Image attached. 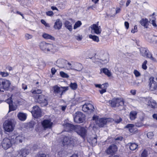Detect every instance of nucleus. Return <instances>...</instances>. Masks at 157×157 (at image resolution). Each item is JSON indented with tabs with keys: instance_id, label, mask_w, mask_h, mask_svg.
<instances>
[{
	"instance_id": "1",
	"label": "nucleus",
	"mask_w": 157,
	"mask_h": 157,
	"mask_svg": "<svg viewBox=\"0 0 157 157\" xmlns=\"http://www.w3.org/2000/svg\"><path fill=\"white\" fill-rule=\"evenodd\" d=\"M68 89V86H61L59 87L58 85H56L52 87V91L54 96L61 98L63 94Z\"/></svg>"
},
{
	"instance_id": "2",
	"label": "nucleus",
	"mask_w": 157,
	"mask_h": 157,
	"mask_svg": "<svg viewBox=\"0 0 157 157\" xmlns=\"http://www.w3.org/2000/svg\"><path fill=\"white\" fill-rule=\"evenodd\" d=\"M35 100L40 104L41 107L46 106L48 105L49 98L43 94H36L34 95Z\"/></svg>"
},
{
	"instance_id": "3",
	"label": "nucleus",
	"mask_w": 157,
	"mask_h": 157,
	"mask_svg": "<svg viewBox=\"0 0 157 157\" xmlns=\"http://www.w3.org/2000/svg\"><path fill=\"white\" fill-rule=\"evenodd\" d=\"M14 125L11 120L6 121L3 124V128L5 131L10 132L14 129Z\"/></svg>"
},
{
	"instance_id": "4",
	"label": "nucleus",
	"mask_w": 157,
	"mask_h": 157,
	"mask_svg": "<svg viewBox=\"0 0 157 157\" xmlns=\"http://www.w3.org/2000/svg\"><path fill=\"white\" fill-rule=\"evenodd\" d=\"M140 51L141 55L143 56L149 58L153 60L154 58L152 56V55L150 52L147 48L141 47L140 48Z\"/></svg>"
},
{
	"instance_id": "5",
	"label": "nucleus",
	"mask_w": 157,
	"mask_h": 157,
	"mask_svg": "<svg viewBox=\"0 0 157 157\" xmlns=\"http://www.w3.org/2000/svg\"><path fill=\"white\" fill-rule=\"evenodd\" d=\"M74 117L75 122L78 123H81L83 122L85 119V115L80 112L76 113Z\"/></svg>"
},
{
	"instance_id": "6",
	"label": "nucleus",
	"mask_w": 157,
	"mask_h": 157,
	"mask_svg": "<svg viewBox=\"0 0 157 157\" xmlns=\"http://www.w3.org/2000/svg\"><path fill=\"white\" fill-rule=\"evenodd\" d=\"M75 132L83 138H84L86 135L87 130L84 127L77 126L75 128Z\"/></svg>"
},
{
	"instance_id": "7",
	"label": "nucleus",
	"mask_w": 157,
	"mask_h": 157,
	"mask_svg": "<svg viewBox=\"0 0 157 157\" xmlns=\"http://www.w3.org/2000/svg\"><path fill=\"white\" fill-rule=\"evenodd\" d=\"M39 46L41 49L45 52L50 51L53 47L52 44L47 43L44 41L41 42Z\"/></svg>"
},
{
	"instance_id": "8",
	"label": "nucleus",
	"mask_w": 157,
	"mask_h": 157,
	"mask_svg": "<svg viewBox=\"0 0 157 157\" xmlns=\"http://www.w3.org/2000/svg\"><path fill=\"white\" fill-rule=\"evenodd\" d=\"M109 104L112 107H115L119 106H122L124 104V101L118 98H114L109 101Z\"/></svg>"
},
{
	"instance_id": "9",
	"label": "nucleus",
	"mask_w": 157,
	"mask_h": 157,
	"mask_svg": "<svg viewBox=\"0 0 157 157\" xmlns=\"http://www.w3.org/2000/svg\"><path fill=\"white\" fill-rule=\"evenodd\" d=\"M10 81L5 79H0V89L8 90L10 85Z\"/></svg>"
},
{
	"instance_id": "10",
	"label": "nucleus",
	"mask_w": 157,
	"mask_h": 157,
	"mask_svg": "<svg viewBox=\"0 0 157 157\" xmlns=\"http://www.w3.org/2000/svg\"><path fill=\"white\" fill-rule=\"evenodd\" d=\"M31 113L33 116L35 118L40 117L41 116L40 109L37 105L33 107Z\"/></svg>"
},
{
	"instance_id": "11",
	"label": "nucleus",
	"mask_w": 157,
	"mask_h": 157,
	"mask_svg": "<svg viewBox=\"0 0 157 157\" xmlns=\"http://www.w3.org/2000/svg\"><path fill=\"white\" fill-rule=\"evenodd\" d=\"M2 144L3 148L5 149H7L11 146L13 143L11 138H6L3 140Z\"/></svg>"
},
{
	"instance_id": "12",
	"label": "nucleus",
	"mask_w": 157,
	"mask_h": 157,
	"mask_svg": "<svg viewBox=\"0 0 157 157\" xmlns=\"http://www.w3.org/2000/svg\"><path fill=\"white\" fill-rule=\"evenodd\" d=\"M108 119L105 118H98L95 121L96 124L99 127L102 128L106 124Z\"/></svg>"
},
{
	"instance_id": "13",
	"label": "nucleus",
	"mask_w": 157,
	"mask_h": 157,
	"mask_svg": "<svg viewBox=\"0 0 157 157\" xmlns=\"http://www.w3.org/2000/svg\"><path fill=\"white\" fill-rule=\"evenodd\" d=\"M53 124L50 119H44L41 122V125L44 130L51 128Z\"/></svg>"
},
{
	"instance_id": "14",
	"label": "nucleus",
	"mask_w": 157,
	"mask_h": 157,
	"mask_svg": "<svg viewBox=\"0 0 157 157\" xmlns=\"http://www.w3.org/2000/svg\"><path fill=\"white\" fill-rule=\"evenodd\" d=\"M117 150V147L116 145L112 144L110 145L105 150V153L107 155H110L115 153Z\"/></svg>"
},
{
	"instance_id": "15",
	"label": "nucleus",
	"mask_w": 157,
	"mask_h": 157,
	"mask_svg": "<svg viewBox=\"0 0 157 157\" xmlns=\"http://www.w3.org/2000/svg\"><path fill=\"white\" fill-rule=\"evenodd\" d=\"M94 109L93 105L89 103H85L82 108V110L84 112H86L88 111L90 112L93 111Z\"/></svg>"
},
{
	"instance_id": "16",
	"label": "nucleus",
	"mask_w": 157,
	"mask_h": 157,
	"mask_svg": "<svg viewBox=\"0 0 157 157\" xmlns=\"http://www.w3.org/2000/svg\"><path fill=\"white\" fill-rule=\"evenodd\" d=\"M149 86L150 89L151 91L157 90V84L154 80V78H151L150 79Z\"/></svg>"
},
{
	"instance_id": "17",
	"label": "nucleus",
	"mask_w": 157,
	"mask_h": 157,
	"mask_svg": "<svg viewBox=\"0 0 157 157\" xmlns=\"http://www.w3.org/2000/svg\"><path fill=\"white\" fill-rule=\"evenodd\" d=\"M11 139L12 140L13 144H18L22 142L23 140L24 139V136H19L15 137L13 136L11 137Z\"/></svg>"
},
{
	"instance_id": "18",
	"label": "nucleus",
	"mask_w": 157,
	"mask_h": 157,
	"mask_svg": "<svg viewBox=\"0 0 157 157\" xmlns=\"http://www.w3.org/2000/svg\"><path fill=\"white\" fill-rule=\"evenodd\" d=\"M75 65L76 66L78 67V68L76 67V69L73 68L72 67L71 64L69 63L68 62L67 64L66 65V68L67 69H72L78 71H79L82 69V67L81 64L78 63H76Z\"/></svg>"
},
{
	"instance_id": "19",
	"label": "nucleus",
	"mask_w": 157,
	"mask_h": 157,
	"mask_svg": "<svg viewBox=\"0 0 157 157\" xmlns=\"http://www.w3.org/2000/svg\"><path fill=\"white\" fill-rule=\"evenodd\" d=\"M147 104L151 108L154 109L157 108V104L156 101L152 99H148L146 100Z\"/></svg>"
},
{
	"instance_id": "20",
	"label": "nucleus",
	"mask_w": 157,
	"mask_h": 157,
	"mask_svg": "<svg viewBox=\"0 0 157 157\" xmlns=\"http://www.w3.org/2000/svg\"><path fill=\"white\" fill-rule=\"evenodd\" d=\"M72 140V138L70 137L67 136L64 137L63 141V145L65 146L69 144Z\"/></svg>"
},
{
	"instance_id": "21",
	"label": "nucleus",
	"mask_w": 157,
	"mask_h": 157,
	"mask_svg": "<svg viewBox=\"0 0 157 157\" xmlns=\"http://www.w3.org/2000/svg\"><path fill=\"white\" fill-rule=\"evenodd\" d=\"M91 28L95 33L98 34L101 33V31L99 30L100 28V26H98L96 24H93Z\"/></svg>"
},
{
	"instance_id": "22",
	"label": "nucleus",
	"mask_w": 157,
	"mask_h": 157,
	"mask_svg": "<svg viewBox=\"0 0 157 157\" xmlns=\"http://www.w3.org/2000/svg\"><path fill=\"white\" fill-rule=\"evenodd\" d=\"M138 146L137 144L135 143H129L127 145V146L129 147V149L132 151L136 150Z\"/></svg>"
},
{
	"instance_id": "23",
	"label": "nucleus",
	"mask_w": 157,
	"mask_h": 157,
	"mask_svg": "<svg viewBox=\"0 0 157 157\" xmlns=\"http://www.w3.org/2000/svg\"><path fill=\"white\" fill-rule=\"evenodd\" d=\"M148 20L147 18H142L140 21L141 25L147 29L148 28Z\"/></svg>"
},
{
	"instance_id": "24",
	"label": "nucleus",
	"mask_w": 157,
	"mask_h": 157,
	"mask_svg": "<svg viewBox=\"0 0 157 157\" xmlns=\"http://www.w3.org/2000/svg\"><path fill=\"white\" fill-rule=\"evenodd\" d=\"M62 26V23L59 19H57L55 23L54 28L55 29H60Z\"/></svg>"
},
{
	"instance_id": "25",
	"label": "nucleus",
	"mask_w": 157,
	"mask_h": 157,
	"mask_svg": "<svg viewBox=\"0 0 157 157\" xmlns=\"http://www.w3.org/2000/svg\"><path fill=\"white\" fill-rule=\"evenodd\" d=\"M63 126L65 128V131L67 132L70 130L72 128L74 127L73 124L68 123L64 124H63Z\"/></svg>"
},
{
	"instance_id": "26",
	"label": "nucleus",
	"mask_w": 157,
	"mask_h": 157,
	"mask_svg": "<svg viewBox=\"0 0 157 157\" xmlns=\"http://www.w3.org/2000/svg\"><path fill=\"white\" fill-rule=\"evenodd\" d=\"M103 73L108 77H110L111 76V72L107 68H103L100 70V73Z\"/></svg>"
},
{
	"instance_id": "27",
	"label": "nucleus",
	"mask_w": 157,
	"mask_h": 157,
	"mask_svg": "<svg viewBox=\"0 0 157 157\" xmlns=\"http://www.w3.org/2000/svg\"><path fill=\"white\" fill-rule=\"evenodd\" d=\"M18 119L21 121H24L26 118V115L25 113H19L17 114Z\"/></svg>"
},
{
	"instance_id": "28",
	"label": "nucleus",
	"mask_w": 157,
	"mask_h": 157,
	"mask_svg": "<svg viewBox=\"0 0 157 157\" xmlns=\"http://www.w3.org/2000/svg\"><path fill=\"white\" fill-rule=\"evenodd\" d=\"M137 112L136 111H132L129 114V117L131 120H133L136 118Z\"/></svg>"
},
{
	"instance_id": "29",
	"label": "nucleus",
	"mask_w": 157,
	"mask_h": 157,
	"mask_svg": "<svg viewBox=\"0 0 157 157\" xmlns=\"http://www.w3.org/2000/svg\"><path fill=\"white\" fill-rule=\"evenodd\" d=\"M65 27L68 29L70 31L72 30V27L71 23L69 21H66L64 23Z\"/></svg>"
},
{
	"instance_id": "30",
	"label": "nucleus",
	"mask_w": 157,
	"mask_h": 157,
	"mask_svg": "<svg viewBox=\"0 0 157 157\" xmlns=\"http://www.w3.org/2000/svg\"><path fill=\"white\" fill-rule=\"evenodd\" d=\"M135 125L133 124H128L125 126V128H128L129 131L131 132H134L135 130L134 127Z\"/></svg>"
},
{
	"instance_id": "31",
	"label": "nucleus",
	"mask_w": 157,
	"mask_h": 157,
	"mask_svg": "<svg viewBox=\"0 0 157 157\" xmlns=\"http://www.w3.org/2000/svg\"><path fill=\"white\" fill-rule=\"evenodd\" d=\"M42 37L45 39H49L52 40H55V38L53 36L46 33H44L42 35Z\"/></svg>"
},
{
	"instance_id": "32",
	"label": "nucleus",
	"mask_w": 157,
	"mask_h": 157,
	"mask_svg": "<svg viewBox=\"0 0 157 157\" xmlns=\"http://www.w3.org/2000/svg\"><path fill=\"white\" fill-rule=\"evenodd\" d=\"M89 37L90 39L93 40L94 41L96 42H98L99 41V39L98 37L95 35H93L90 34L89 35Z\"/></svg>"
},
{
	"instance_id": "33",
	"label": "nucleus",
	"mask_w": 157,
	"mask_h": 157,
	"mask_svg": "<svg viewBox=\"0 0 157 157\" xmlns=\"http://www.w3.org/2000/svg\"><path fill=\"white\" fill-rule=\"evenodd\" d=\"M69 86L73 90H76L78 87V85L76 82H71L69 85Z\"/></svg>"
},
{
	"instance_id": "34",
	"label": "nucleus",
	"mask_w": 157,
	"mask_h": 157,
	"mask_svg": "<svg viewBox=\"0 0 157 157\" xmlns=\"http://www.w3.org/2000/svg\"><path fill=\"white\" fill-rule=\"evenodd\" d=\"M156 18L155 17H152L151 19H150V23L154 27H156L157 26L155 22Z\"/></svg>"
},
{
	"instance_id": "35",
	"label": "nucleus",
	"mask_w": 157,
	"mask_h": 157,
	"mask_svg": "<svg viewBox=\"0 0 157 157\" xmlns=\"http://www.w3.org/2000/svg\"><path fill=\"white\" fill-rule=\"evenodd\" d=\"M99 62L102 64H105L107 63L109 61V59L108 57L105 59H101L99 60Z\"/></svg>"
},
{
	"instance_id": "36",
	"label": "nucleus",
	"mask_w": 157,
	"mask_h": 157,
	"mask_svg": "<svg viewBox=\"0 0 157 157\" xmlns=\"http://www.w3.org/2000/svg\"><path fill=\"white\" fill-rule=\"evenodd\" d=\"M82 25L81 22L80 21H78L76 22L74 26V29H76L77 28L80 26Z\"/></svg>"
},
{
	"instance_id": "37",
	"label": "nucleus",
	"mask_w": 157,
	"mask_h": 157,
	"mask_svg": "<svg viewBox=\"0 0 157 157\" xmlns=\"http://www.w3.org/2000/svg\"><path fill=\"white\" fill-rule=\"evenodd\" d=\"M97 137H95L91 138V143L93 146H95L97 144Z\"/></svg>"
},
{
	"instance_id": "38",
	"label": "nucleus",
	"mask_w": 157,
	"mask_h": 157,
	"mask_svg": "<svg viewBox=\"0 0 157 157\" xmlns=\"http://www.w3.org/2000/svg\"><path fill=\"white\" fill-rule=\"evenodd\" d=\"M60 75L61 77L63 78H68L69 77L68 75L65 73L63 71H61L60 72Z\"/></svg>"
},
{
	"instance_id": "39",
	"label": "nucleus",
	"mask_w": 157,
	"mask_h": 157,
	"mask_svg": "<svg viewBox=\"0 0 157 157\" xmlns=\"http://www.w3.org/2000/svg\"><path fill=\"white\" fill-rule=\"evenodd\" d=\"M35 124V122L33 121H31L28 123V126L29 127V128H32L34 127Z\"/></svg>"
},
{
	"instance_id": "40",
	"label": "nucleus",
	"mask_w": 157,
	"mask_h": 157,
	"mask_svg": "<svg viewBox=\"0 0 157 157\" xmlns=\"http://www.w3.org/2000/svg\"><path fill=\"white\" fill-rule=\"evenodd\" d=\"M42 91L40 90H34L32 93L34 94V95L36 94H40L42 93Z\"/></svg>"
},
{
	"instance_id": "41",
	"label": "nucleus",
	"mask_w": 157,
	"mask_h": 157,
	"mask_svg": "<svg viewBox=\"0 0 157 157\" xmlns=\"http://www.w3.org/2000/svg\"><path fill=\"white\" fill-rule=\"evenodd\" d=\"M147 63V61L146 60H145L143 63L142 67L144 70H146L147 68V67L146 65V64Z\"/></svg>"
},
{
	"instance_id": "42",
	"label": "nucleus",
	"mask_w": 157,
	"mask_h": 157,
	"mask_svg": "<svg viewBox=\"0 0 157 157\" xmlns=\"http://www.w3.org/2000/svg\"><path fill=\"white\" fill-rule=\"evenodd\" d=\"M147 151L145 149L144 150L141 154V157H147Z\"/></svg>"
},
{
	"instance_id": "43",
	"label": "nucleus",
	"mask_w": 157,
	"mask_h": 157,
	"mask_svg": "<svg viewBox=\"0 0 157 157\" xmlns=\"http://www.w3.org/2000/svg\"><path fill=\"white\" fill-rule=\"evenodd\" d=\"M133 73L135 76L137 77L140 76L141 75L140 73L136 70H135L134 71Z\"/></svg>"
},
{
	"instance_id": "44",
	"label": "nucleus",
	"mask_w": 157,
	"mask_h": 157,
	"mask_svg": "<svg viewBox=\"0 0 157 157\" xmlns=\"http://www.w3.org/2000/svg\"><path fill=\"white\" fill-rule=\"evenodd\" d=\"M154 136V134L152 132H149L147 134V136L148 138L151 139Z\"/></svg>"
},
{
	"instance_id": "45",
	"label": "nucleus",
	"mask_w": 157,
	"mask_h": 157,
	"mask_svg": "<svg viewBox=\"0 0 157 157\" xmlns=\"http://www.w3.org/2000/svg\"><path fill=\"white\" fill-rule=\"evenodd\" d=\"M40 21L41 23L43 24L46 27H49V24L48 23H47L43 19H42Z\"/></svg>"
},
{
	"instance_id": "46",
	"label": "nucleus",
	"mask_w": 157,
	"mask_h": 157,
	"mask_svg": "<svg viewBox=\"0 0 157 157\" xmlns=\"http://www.w3.org/2000/svg\"><path fill=\"white\" fill-rule=\"evenodd\" d=\"M0 75L2 77H5L8 76L9 74L7 72H0Z\"/></svg>"
},
{
	"instance_id": "47",
	"label": "nucleus",
	"mask_w": 157,
	"mask_h": 157,
	"mask_svg": "<svg viewBox=\"0 0 157 157\" xmlns=\"http://www.w3.org/2000/svg\"><path fill=\"white\" fill-rule=\"evenodd\" d=\"M9 110L10 111H14L15 110L14 105L12 104L9 105Z\"/></svg>"
},
{
	"instance_id": "48",
	"label": "nucleus",
	"mask_w": 157,
	"mask_h": 157,
	"mask_svg": "<svg viewBox=\"0 0 157 157\" xmlns=\"http://www.w3.org/2000/svg\"><path fill=\"white\" fill-rule=\"evenodd\" d=\"M136 127H140L142 126L143 124L141 122H137L134 124Z\"/></svg>"
},
{
	"instance_id": "49",
	"label": "nucleus",
	"mask_w": 157,
	"mask_h": 157,
	"mask_svg": "<svg viewBox=\"0 0 157 157\" xmlns=\"http://www.w3.org/2000/svg\"><path fill=\"white\" fill-rule=\"evenodd\" d=\"M25 37L27 40H28L31 39L32 37V36L29 34L26 33L25 34Z\"/></svg>"
},
{
	"instance_id": "50",
	"label": "nucleus",
	"mask_w": 157,
	"mask_h": 157,
	"mask_svg": "<svg viewBox=\"0 0 157 157\" xmlns=\"http://www.w3.org/2000/svg\"><path fill=\"white\" fill-rule=\"evenodd\" d=\"M6 102L9 104V105L13 104V101L11 99H7L6 101Z\"/></svg>"
},
{
	"instance_id": "51",
	"label": "nucleus",
	"mask_w": 157,
	"mask_h": 157,
	"mask_svg": "<svg viewBox=\"0 0 157 157\" xmlns=\"http://www.w3.org/2000/svg\"><path fill=\"white\" fill-rule=\"evenodd\" d=\"M122 119L121 118L119 117L118 119H115L114 121L116 123H119L122 121Z\"/></svg>"
},
{
	"instance_id": "52",
	"label": "nucleus",
	"mask_w": 157,
	"mask_h": 157,
	"mask_svg": "<svg viewBox=\"0 0 157 157\" xmlns=\"http://www.w3.org/2000/svg\"><path fill=\"white\" fill-rule=\"evenodd\" d=\"M137 31V25H135L134 26V29H132L131 30V32L133 33H134Z\"/></svg>"
},
{
	"instance_id": "53",
	"label": "nucleus",
	"mask_w": 157,
	"mask_h": 157,
	"mask_svg": "<svg viewBox=\"0 0 157 157\" xmlns=\"http://www.w3.org/2000/svg\"><path fill=\"white\" fill-rule=\"evenodd\" d=\"M123 139V138L121 136H119L114 138L116 140L122 141Z\"/></svg>"
},
{
	"instance_id": "54",
	"label": "nucleus",
	"mask_w": 157,
	"mask_h": 157,
	"mask_svg": "<svg viewBox=\"0 0 157 157\" xmlns=\"http://www.w3.org/2000/svg\"><path fill=\"white\" fill-rule=\"evenodd\" d=\"M56 71V70L54 67H52L51 68V72L52 75H54Z\"/></svg>"
},
{
	"instance_id": "55",
	"label": "nucleus",
	"mask_w": 157,
	"mask_h": 157,
	"mask_svg": "<svg viewBox=\"0 0 157 157\" xmlns=\"http://www.w3.org/2000/svg\"><path fill=\"white\" fill-rule=\"evenodd\" d=\"M46 15L49 16H52L53 14V13L52 11H48L46 12Z\"/></svg>"
},
{
	"instance_id": "56",
	"label": "nucleus",
	"mask_w": 157,
	"mask_h": 157,
	"mask_svg": "<svg viewBox=\"0 0 157 157\" xmlns=\"http://www.w3.org/2000/svg\"><path fill=\"white\" fill-rule=\"evenodd\" d=\"M124 25L126 29H128L129 27V24L128 22L127 21H125L124 22Z\"/></svg>"
},
{
	"instance_id": "57",
	"label": "nucleus",
	"mask_w": 157,
	"mask_h": 157,
	"mask_svg": "<svg viewBox=\"0 0 157 157\" xmlns=\"http://www.w3.org/2000/svg\"><path fill=\"white\" fill-rule=\"evenodd\" d=\"M48 155H47L44 154H40L39 155L38 157H48Z\"/></svg>"
},
{
	"instance_id": "58",
	"label": "nucleus",
	"mask_w": 157,
	"mask_h": 157,
	"mask_svg": "<svg viewBox=\"0 0 157 157\" xmlns=\"http://www.w3.org/2000/svg\"><path fill=\"white\" fill-rule=\"evenodd\" d=\"M100 93L102 94L104 93L105 92H106V90L105 89H102L101 90H99Z\"/></svg>"
},
{
	"instance_id": "59",
	"label": "nucleus",
	"mask_w": 157,
	"mask_h": 157,
	"mask_svg": "<svg viewBox=\"0 0 157 157\" xmlns=\"http://www.w3.org/2000/svg\"><path fill=\"white\" fill-rule=\"evenodd\" d=\"M94 85L96 87L101 88V85L100 84H95Z\"/></svg>"
},
{
	"instance_id": "60",
	"label": "nucleus",
	"mask_w": 157,
	"mask_h": 157,
	"mask_svg": "<svg viewBox=\"0 0 157 157\" xmlns=\"http://www.w3.org/2000/svg\"><path fill=\"white\" fill-rule=\"evenodd\" d=\"M153 118L157 120V113H154L152 115Z\"/></svg>"
},
{
	"instance_id": "61",
	"label": "nucleus",
	"mask_w": 157,
	"mask_h": 157,
	"mask_svg": "<svg viewBox=\"0 0 157 157\" xmlns=\"http://www.w3.org/2000/svg\"><path fill=\"white\" fill-rule=\"evenodd\" d=\"M131 93L133 95H134L136 94V91L135 90H131L130 91Z\"/></svg>"
},
{
	"instance_id": "62",
	"label": "nucleus",
	"mask_w": 157,
	"mask_h": 157,
	"mask_svg": "<svg viewBox=\"0 0 157 157\" xmlns=\"http://www.w3.org/2000/svg\"><path fill=\"white\" fill-rule=\"evenodd\" d=\"M22 88L24 90H26V89H27V86L23 84H22Z\"/></svg>"
},
{
	"instance_id": "63",
	"label": "nucleus",
	"mask_w": 157,
	"mask_h": 157,
	"mask_svg": "<svg viewBox=\"0 0 157 157\" xmlns=\"http://www.w3.org/2000/svg\"><path fill=\"white\" fill-rule=\"evenodd\" d=\"M109 157H121L118 155H116L113 154L111 155Z\"/></svg>"
},
{
	"instance_id": "64",
	"label": "nucleus",
	"mask_w": 157,
	"mask_h": 157,
	"mask_svg": "<svg viewBox=\"0 0 157 157\" xmlns=\"http://www.w3.org/2000/svg\"><path fill=\"white\" fill-rule=\"evenodd\" d=\"M131 0H127L126 3V6L127 7L128 6L129 4L131 2Z\"/></svg>"
}]
</instances>
